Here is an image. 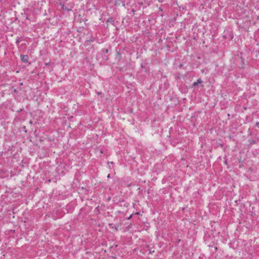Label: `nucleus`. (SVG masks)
<instances>
[{
	"label": "nucleus",
	"instance_id": "obj_1",
	"mask_svg": "<svg viewBox=\"0 0 259 259\" xmlns=\"http://www.w3.org/2000/svg\"><path fill=\"white\" fill-rule=\"evenodd\" d=\"M21 60L23 62H28V57L27 55H21Z\"/></svg>",
	"mask_w": 259,
	"mask_h": 259
},
{
	"label": "nucleus",
	"instance_id": "obj_2",
	"mask_svg": "<svg viewBox=\"0 0 259 259\" xmlns=\"http://www.w3.org/2000/svg\"><path fill=\"white\" fill-rule=\"evenodd\" d=\"M201 82H202V80L200 79H198L197 81V82H198V83H200Z\"/></svg>",
	"mask_w": 259,
	"mask_h": 259
},
{
	"label": "nucleus",
	"instance_id": "obj_3",
	"mask_svg": "<svg viewBox=\"0 0 259 259\" xmlns=\"http://www.w3.org/2000/svg\"><path fill=\"white\" fill-rule=\"evenodd\" d=\"M197 84H198V82H194V83H193V85H194V86H196V85H197Z\"/></svg>",
	"mask_w": 259,
	"mask_h": 259
},
{
	"label": "nucleus",
	"instance_id": "obj_4",
	"mask_svg": "<svg viewBox=\"0 0 259 259\" xmlns=\"http://www.w3.org/2000/svg\"><path fill=\"white\" fill-rule=\"evenodd\" d=\"M256 125L257 126L259 125V122H256Z\"/></svg>",
	"mask_w": 259,
	"mask_h": 259
},
{
	"label": "nucleus",
	"instance_id": "obj_5",
	"mask_svg": "<svg viewBox=\"0 0 259 259\" xmlns=\"http://www.w3.org/2000/svg\"><path fill=\"white\" fill-rule=\"evenodd\" d=\"M107 177L109 178H110V174H109L108 176H107Z\"/></svg>",
	"mask_w": 259,
	"mask_h": 259
},
{
	"label": "nucleus",
	"instance_id": "obj_6",
	"mask_svg": "<svg viewBox=\"0 0 259 259\" xmlns=\"http://www.w3.org/2000/svg\"><path fill=\"white\" fill-rule=\"evenodd\" d=\"M100 153H102V150H100Z\"/></svg>",
	"mask_w": 259,
	"mask_h": 259
}]
</instances>
